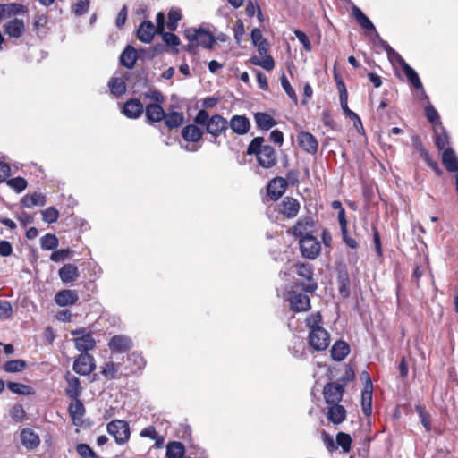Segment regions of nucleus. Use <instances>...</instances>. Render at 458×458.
<instances>
[{"label": "nucleus", "mask_w": 458, "mask_h": 458, "mask_svg": "<svg viewBox=\"0 0 458 458\" xmlns=\"http://www.w3.org/2000/svg\"><path fill=\"white\" fill-rule=\"evenodd\" d=\"M265 141L261 136H257L251 140L248 145L246 154L256 156L257 161L263 168L273 167L277 161V156L275 148L270 145H263Z\"/></svg>", "instance_id": "f257e3e1"}, {"label": "nucleus", "mask_w": 458, "mask_h": 458, "mask_svg": "<svg viewBox=\"0 0 458 458\" xmlns=\"http://www.w3.org/2000/svg\"><path fill=\"white\" fill-rule=\"evenodd\" d=\"M296 273L303 279L301 283H295L293 285H300L308 293H314L318 289V283L313 278L314 268L309 263H297Z\"/></svg>", "instance_id": "f03ea898"}, {"label": "nucleus", "mask_w": 458, "mask_h": 458, "mask_svg": "<svg viewBox=\"0 0 458 458\" xmlns=\"http://www.w3.org/2000/svg\"><path fill=\"white\" fill-rule=\"evenodd\" d=\"M302 292L304 291L300 285H293L288 292L290 307L294 312L307 311L310 309V297Z\"/></svg>", "instance_id": "7ed1b4c3"}, {"label": "nucleus", "mask_w": 458, "mask_h": 458, "mask_svg": "<svg viewBox=\"0 0 458 458\" xmlns=\"http://www.w3.org/2000/svg\"><path fill=\"white\" fill-rule=\"evenodd\" d=\"M184 36L189 41L197 42L199 46L207 49H212L216 43V37L201 27L186 30Z\"/></svg>", "instance_id": "20e7f679"}, {"label": "nucleus", "mask_w": 458, "mask_h": 458, "mask_svg": "<svg viewBox=\"0 0 458 458\" xmlns=\"http://www.w3.org/2000/svg\"><path fill=\"white\" fill-rule=\"evenodd\" d=\"M106 430L119 445L127 443L131 436L129 423L123 420H114L110 421L106 426Z\"/></svg>", "instance_id": "39448f33"}, {"label": "nucleus", "mask_w": 458, "mask_h": 458, "mask_svg": "<svg viewBox=\"0 0 458 458\" xmlns=\"http://www.w3.org/2000/svg\"><path fill=\"white\" fill-rule=\"evenodd\" d=\"M300 250L302 257L313 260L321 252L320 242L313 235H306L299 239Z\"/></svg>", "instance_id": "423d86ee"}, {"label": "nucleus", "mask_w": 458, "mask_h": 458, "mask_svg": "<svg viewBox=\"0 0 458 458\" xmlns=\"http://www.w3.org/2000/svg\"><path fill=\"white\" fill-rule=\"evenodd\" d=\"M74 339L75 348L81 353H88L96 345V341L90 333L86 332V328L80 327L71 332Z\"/></svg>", "instance_id": "0eeeda50"}, {"label": "nucleus", "mask_w": 458, "mask_h": 458, "mask_svg": "<svg viewBox=\"0 0 458 458\" xmlns=\"http://www.w3.org/2000/svg\"><path fill=\"white\" fill-rule=\"evenodd\" d=\"M205 128L206 131L214 138L211 142L216 143V140L220 135L225 134L228 130V121L221 114H214Z\"/></svg>", "instance_id": "6e6552de"}, {"label": "nucleus", "mask_w": 458, "mask_h": 458, "mask_svg": "<svg viewBox=\"0 0 458 458\" xmlns=\"http://www.w3.org/2000/svg\"><path fill=\"white\" fill-rule=\"evenodd\" d=\"M330 344L329 333L325 328H317L309 333V344L316 351L326 350Z\"/></svg>", "instance_id": "1a4fd4ad"}, {"label": "nucleus", "mask_w": 458, "mask_h": 458, "mask_svg": "<svg viewBox=\"0 0 458 458\" xmlns=\"http://www.w3.org/2000/svg\"><path fill=\"white\" fill-rule=\"evenodd\" d=\"M72 369L81 376H89L96 369L94 357L89 353H81L75 359Z\"/></svg>", "instance_id": "9d476101"}, {"label": "nucleus", "mask_w": 458, "mask_h": 458, "mask_svg": "<svg viewBox=\"0 0 458 458\" xmlns=\"http://www.w3.org/2000/svg\"><path fill=\"white\" fill-rule=\"evenodd\" d=\"M107 346L112 353H124L133 347V342L126 335H115L110 338Z\"/></svg>", "instance_id": "9b49d317"}, {"label": "nucleus", "mask_w": 458, "mask_h": 458, "mask_svg": "<svg viewBox=\"0 0 458 458\" xmlns=\"http://www.w3.org/2000/svg\"><path fill=\"white\" fill-rule=\"evenodd\" d=\"M344 392V385L339 382L327 383L323 389L325 402L327 404L338 403L343 398Z\"/></svg>", "instance_id": "f8f14e48"}, {"label": "nucleus", "mask_w": 458, "mask_h": 458, "mask_svg": "<svg viewBox=\"0 0 458 458\" xmlns=\"http://www.w3.org/2000/svg\"><path fill=\"white\" fill-rule=\"evenodd\" d=\"M297 141L300 148L310 154L315 155L318 152V142L316 137L308 131H301L297 135Z\"/></svg>", "instance_id": "ddd939ff"}, {"label": "nucleus", "mask_w": 458, "mask_h": 458, "mask_svg": "<svg viewBox=\"0 0 458 458\" xmlns=\"http://www.w3.org/2000/svg\"><path fill=\"white\" fill-rule=\"evenodd\" d=\"M228 128L237 135H245L250 130V122L246 115L234 114L228 121Z\"/></svg>", "instance_id": "4468645a"}, {"label": "nucleus", "mask_w": 458, "mask_h": 458, "mask_svg": "<svg viewBox=\"0 0 458 458\" xmlns=\"http://www.w3.org/2000/svg\"><path fill=\"white\" fill-rule=\"evenodd\" d=\"M286 187L287 181L284 178L276 177L268 182L267 194L272 200H278L284 193Z\"/></svg>", "instance_id": "2eb2a0df"}, {"label": "nucleus", "mask_w": 458, "mask_h": 458, "mask_svg": "<svg viewBox=\"0 0 458 458\" xmlns=\"http://www.w3.org/2000/svg\"><path fill=\"white\" fill-rule=\"evenodd\" d=\"M314 227V220L310 216H301L300 217L296 224L292 228L293 234L299 239L306 236L311 235V229Z\"/></svg>", "instance_id": "dca6fc26"}, {"label": "nucleus", "mask_w": 458, "mask_h": 458, "mask_svg": "<svg viewBox=\"0 0 458 458\" xmlns=\"http://www.w3.org/2000/svg\"><path fill=\"white\" fill-rule=\"evenodd\" d=\"M156 34L157 30L153 22L148 20L143 21L137 30V38L145 44L151 43Z\"/></svg>", "instance_id": "f3484780"}, {"label": "nucleus", "mask_w": 458, "mask_h": 458, "mask_svg": "<svg viewBox=\"0 0 458 458\" xmlns=\"http://www.w3.org/2000/svg\"><path fill=\"white\" fill-rule=\"evenodd\" d=\"M132 76V72H125L123 78L112 77L108 81L110 92L117 97L123 95L126 92L125 81H129Z\"/></svg>", "instance_id": "a211bd4d"}, {"label": "nucleus", "mask_w": 458, "mask_h": 458, "mask_svg": "<svg viewBox=\"0 0 458 458\" xmlns=\"http://www.w3.org/2000/svg\"><path fill=\"white\" fill-rule=\"evenodd\" d=\"M165 112L161 104H148L145 107V116L148 124L164 121Z\"/></svg>", "instance_id": "6ab92c4d"}, {"label": "nucleus", "mask_w": 458, "mask_h": 458, "mask_svg": "<svg viewBox=\"0 0 458 458\" xmlns=\"http://www.w3.org/2000/svg\"><path fill=\"white\" fill-rule=\"evenodd\" d=\"M144 110V106L140 99L131 98L125 102L123 113L130 119H137L143 114Z\"/></svg>", "instance_id": "aec40b11"}, {"label": "nucleus", "mask_w": 458, "mask_h": 458, "mask_svg": "<svg viewBox=\"0 0 458 458\" xmlns=\"http://www.w3.org/2000/svg\"><path fill=\"white\" fill-rule=\"evenodd\" d=\"M336 280L340 295L344 299L348 298L350 296V277L345 266L338 268Z\"/></svg>", "instance_id": "412c9836"}, {"label": "nucleus", "mask_w": 458, "mask_h": 458, "mask_svg": "<svg viewBox=\"0 0 458 458\" xmlns=\"http://www.w3.org/2000/svg\"><path fill=\"white\" fill-rule=\"evenodd\" d=\"M4 31L10 38H19L23 35L25 31V24L22 20L14 18L8 21L4 25Z\"/></svg>", "instance_id": "4be33fe9"}, {"label": "nucleus", "mask_w": 458, "mask_h": 458, "mask_svg": "<svg viewBox=\"0 0 458 458\" xmlns=\"http://www.w3.org/2000/svg\"><path fill=\"white\" fill-rule=\"evenodd\" d=\"M138 60V54L134 47L127 45L119 57V63L125 68L131 70L134 68Z\"/></svg>", "instance_id": "5701e85b"}, {"label": "nucleus", "mask_w": 458, "mask_h": 458, "mask_svg": "<svg viewBox=\"0 0 458 458\" xmlns=\"http://www.w3.org/2000/svg\"><path fill=\"white\" fill-rule=\"evenodd\" d=\"M78 300V293L74 290H61L55 295V301L60 307L72 305L76 303Z\"/></svg>", "instance_id": "b1692460"}, {"label": "nucleus", "mask_w": 458, "mask_h": 458, "mask_svg": "<svg viewBox=\"0 0 458 458\" xmlns=\"http://www.w3.org/2000/svg\"><path fill=\"white\" fill-rule=\"evenodd\" d=\"M398 64H400L407 80L414 89L423 90V85L417 72L409 64H407L404 59L401 60Z\"/></svg>", "instance_id": "393cba45"}, {"label": "nucleus", "mask_w": 458, "mask_h": 458, "mask_svg": "<svg viewBox=\"0 0 458 458\" xmlns=\"http://www.w3.org/2000/svg\"><path fill=\"white\" fill-rule=\"evenodd\" d=\"M67 386L65 388V394L71 399H77L81 394V386L80 379L67 372L65 375Z\"/></svg>", "instance_id": "a878e982"}, {"label": "nucleus", "mask_w": 458, "mask_h": 458, "mask_svg": "<svg viewBox=\"0 0 458 458\" xmlns=\"http://www.w3.org/2000/svg\"><path fill=\"white\" fill-rule=\"evenodd\" d=\"M58 275L63 283L69 284L80 277V271L75 265L67 263L59 269Z\"/></svg>", "instance_id": "bb28decb"}, {"label": "nucleus", "mask_w": 458, "mask_h": 458, "mask_svg": "<svg viewBox=\"0 0 458 458\" xmlns=\"http://www.w3.org/2000/svg\"><path fill=\"white\" fill-rule=\"evenodd\" d=\"M327 411V419L330 422L335 425H338L342 423L346 418V410L345 408L338 403H331L329 404Z\"/></svg>", "instance_id": "cd10ccee"}, {"label": "nucleus", "mask_w": 458, "mask_h": 458, "mask_svg": "<svg viewBox=\"0 0 458 458\" xmlns=\"http://www.w3.org/2000/svg\"><path fill=\"white\" fill-rule=\"evenodd\" d=\"M21 441L23 446L29 450L35 449L40 444V438L31 428H23L21 432Z\"/></svg>", "instance_id": "c85d7f7f"}, {"label": "nucleus", "mask_w": 458, "mask_h": 458, "mask_svg": "<svg viewBox=\"0 0 458 458\" xmlns=\"http://www.w3.org/2000/svg\"><path fill=\"white\" fill-rule=\"evenodd\" d=\"M442 163L448 172H458V157L452 148H445L442 153Z\"/></svg>", "instance_id": "c756f323"}, {"label": "nucleus", "mask_w": 458, "mask_h": 458, "mask_svg": "<svg viewBox=\"0 0 458 458\" xmlns=\"http://www.w3.org/2000/svg\"><path fill=\"white\" fill-rule=\"evenodd\" d=\"M330 352L335 361H342L350 353V345L343 340H337L333 344Z\"/></svg>", "instance_id": "7c9ffc66"}, {"label": "nucleus", "mask_w": 458, "mask_h": 458, "mask_svg": "<svg viewBox=\"0 0 458 458\" xmlns=\"http://www.w3.org/2000/svg\"><path fill=\"white\" fill-rule=\"evenodd\" d=\"M74 403H71L68 411L74 425H80L82 417L85 414V407L80 398L72 399Z\"/></svg>", "instance_id": "2f4dec72"}, {"label": "nucleus", "mask_w": 458, "mask_h": 458, "mask_svg": "<svg viewBox=\"0 0 458 458\" xmlns=\"http://www.w3.org/2000/svg\"><path fill=\"white\" fill-rule=\"evenodd\" d=\"M254 120L258 129L268 131L277 124L276 121L268 114L257 112L254 114Z\"/></svg>", "instance_id": "473e14b6"}, {"label": "nucleus", "mask_w": 458, "mask_h": 458, "mask_svg": "<svg viewBox=\"0 0 458 458\" xmlns=\"http://www.w3.org/2000/svg\"><path fill=\"white\" fill-rule=\"evenodd\" d=\"M282 206V214L284 215L287 218L295 217L300 209V203L297 199L286 197L281 203Z\"/></svg>", "instance_id": "72a5a7b5"}, {"label": "nucleus", "mask_w": 458, "mask_h": 458, "mask_svg": "<svg viewBox=\"0 0 458 458\" xmlns=\"http://www.w3.org/2000/svg\"><path fill=\"white\" fill-rule=\"evenodd\" d=\"M47 203V198L42 193L34 192L32 194H26L21 199L22 207L31 208L34 206H45Z\"/></svg>", "instance_id": "f704fd0d"}, {"label": "nucleus", "mask_w": 458, "mask_h": 458, "mask_svg": "<svg viewBox=\"0 0 458 458\" xmlns=\"http://www.w3.org/2000/svg\"><path fill=\"white\" fill-rule=\"evenodd\" d=\"M182 137L187 142H198L203 136V131L196 124H188L182 130Z\"/></svg>", "instance_id": "c9c22d12"}, {"label": "nucleus", "mask_w": 458, "mask_h": 458, "mask_svg": "<svg viewBox=\"0 0 458 458\" xmlns=\"http://www.w3.org/2000/svg\"><path fill=\"white\" fill-rule=\"evenodd\" d=\"M352 14L359 25L369 31H375V25L369 17L355 4L352 6Z\"/></svg>", "instance_id": "e433bc0d"}, {"label": "nucleus", "mask_w": 458, "mask_h": 458, "mask_svg": "<svg viewBox=\"0 0 458 458\" xmlns=\"http://www.w3.org/2000/svg\"><path fill=\"white\" fill-rule=\"evenodd\" d=\"M184 122V116L182 113L173 111L168 114L165 113L164 123L165 125L169 129L179 128Z\"/></svg>", "instance_id": "4c0bfd02"}, {"label": "nucleus", "mask_w": 458, "mask_h": 458, "mask_svg": "<svg viewBox=\"0 0 458 458\" xmlns=\"http://www.w3.org/2000/svg\"><path fill=\"white\" fill-rule=\"evenodd\" d=\"M185 454V446L182 442L170 441L166 445L165 455L167 458H182Z\"/></svg>", "instance_id": "58836bf2"}, {"label": "nucleus", "mask_w": 458, "mask_h": 458, "mask_svg": "<svg viewBox=\"0 0 458 458\" xmlns=\"http://www.w3.org/2000/svg\"><path fill=\"white\" fill-rule=\"evenodd\" d=\"M7 388L13 394H19V395H33L35 394V390L30 386L18 383V382H12L8 381L6 383Z\"/></svg>", "instance_id": "ea45409f"}, {"label": "nucleus", "mask_w": 458, "mask_h": 458, "mask_svg": "<svg viewBox=\"0 0 458 458\" xmlns=\"http://www.w3.org/2000/svg\"><path fill=\"white\" fill-rule=\"evenodd\" d=\"M28 367L27 361L21 359L11 360L3 365V369L7 373H19Z\"/></svg>", "instance_id": "a19ab883"}, {"label": "nucleus", "mask_w": 458, "mask_h": 458, "mask_svg": "<svg viewBox=\"0 0 458 458\" xmlns=\"http://www.w3.org/2000/svg\"><path fill=\"white\" fill-rule=\"evenodd\" d=\"M168 21L167 28L171 31L176 30L178 27V22L182 20V12L181 9L177 7H172L168 12Z\"/></svg>", "instance_id": "79ce46f5"}, {"label": "nucleus", "mask_w": 458, "mask_h": 458, "mask_svg": "<svg viewBox=\"0 0 458 458\" xmlns=\"http://www.w3.org/2000/svg\"><path fill=\"white\" fill-rule=\"evenodd\" d=\"M59 241L55 234L47 233L40 238V247L42 250H54L58 247Z\"/></svg>", "instance_id": "37998d69"}, {"label": "nucleus", "mask_w": 458, "mask_h": 458, "mask_svg": "<svg viewBox=\"0 0 458 458\" xmlns=\"http://www.w3.org/2000/svg\"><path fill=\"white\" fill-rule=\"evenodd\" d=\"M336 445L341 446L344 453L351 451L352 439L351 436L344 432H338L335 437Z\"/></svg>", "instance_id": "c03bdc74"}, {"label": "nucleus", "mask_w": 458, "mask_h": 458, "mask_svg": "<svg viewBox=\"0 0 458 458\" xmlns=\"http://www.w3.org/2000/svg\"><path fill=\"white\" fill-rule=\"evenodd\" d=\"M158 34L162 36L163 41L167 47H174V53H178V47L181 44L179 37L172 32L158 31Z\"/></svg>", "instance_id": "a18cd8bd"}, {"label": "nucleus", "mask_w": 458, "mask_h": 458, "mask_svg": "<svg viewBox=\"0 0 458 458\" xmlns=\"http://www.w3.org/2000/svg\"><path fill=\"white\" fill-rule=\"evenodd\" d=\"M6 184L10 188H12L16 193L22 192L28 186L27 180L21 176H17L7 180Z\"/></svg>", "instance_id": "49530a36"}, {"label": "nucleus", "mask_w": 458, "mask_h": 458, "mask_svg": "<svg viewBox=\"0 0 458 458\" xmlns=\"http://www.w3.org/2000/svg\"><path fill=\"white\" fill-rule=\"evenodd\" d=\"M280 81H281V85H282V88L284 89V90L285 91V93L287 94V96L291 98V100L295 104L297 105L298 103V97L295 93V90L293 89V88L291 86L287 77L285 76L284 73L282 74V76L280 77Z\"/></svg>", "instance_id": "de8ad7c7"}, {"label": "nucleus", "mask_w": 458, "mask_h": 458, "mask_svg": "<svg viewBox=\"0 0 458 458\" xmlns=\"http://www.w3.org/2000/svg\"><path fill=\"white\" fill-rule=\"evenodd\" d=\"M42 220L47 224L55 223L59 218V211L55 207H48L41 212Z\"/></svg>", "instance_id": "09e8293b"}, {"label": "nucleus", "mask_w": 458, "mask_h": 458, "mask_svg": "<svg viewBox=\"0 0 458 458\" xmlns=\"http://www.w3.org/2000/svg\"><path fill=\"white\" fill-rule=\"evenodd\" d=\"M2 7L6 9V14L9 16L25 13L28 11L27 6L17 3L2 4Z\"/></svg>", "instance_id": "8fccbe9b"}, {"label": "nucleus", "mask_w": 458, "mask_h": 458, "mask_svg": "<svg viewBox=\"0 0 458 458\" xmlns=\"http://www.w3.org/2000/svg\"><path fill=\"white\" fill-rule=\"evenodd\" d=\"M425 114L428 121L432 125H440V127L443 126L440 121V116L436 108L432 105H428V106H426Z\"/></svg>", "instance_id": "3c124183"}, {"label": "nucleus", "mask_w": 458, "mask_h": 458, "mask_svg": "<svg viewBox=\"0 0 458 458\" xmlns=\"http://www.w3.org/2000/svg\"><path fill=\"white\" fill-rule=\"evenodd\" d=\"M76 451L82 458H99L95 451L87 444H78L76 446Z\"/></svg>", "instance_id": "603ef678"}, {"label": "nucleus", "mask_w": 458, "mask_h": 458, "mask_svg": "<svg viewBox=\"0 0 458 458\" xmlns=\"http://www.w3.org/2000/svg\"><path fill=\"white\" fill-rule=\"evenodd\" d=\"M441 131L442 133L436 131L435 135V144L438 150L444 149L445 146L449 144V136L444 126H441Z\"/></svg>", "instance_id": "864d4df0"}, {"label": "nucleus", "mask_w": 458, "mask_h": 458, "mask_svg": "<svg viewBox=\"0 0 458 458\" xmlns=\"http://www.w3.org/2000/svg\"><path fill=\"white\" fill-rule=\"evenodd\" d=\"M89 0H78L72 7V13L76 16H82L86 13H88L89 8Z\"/></svg>", "instance_id": "5fc2aeb1"}, {"label": "nucleus", "mask_w": 458, "mask_h": 458, "mask_svg": "<svg viewBox=\"0 0 458 458\" xmlns=\"http://www.w3.org/2000/svg\"><path fill=\"white\" fill-rule=\"evenodd\" d=\"M72 253V250H71L68 248L57 250L52 252V254L50 255V259L54 262L64 261L67 259H70Z\"/></svg>", "instance_id": "6e6d98bb"}, {"label": "nucleus", "mask_w": 458, "mask_h": 458, "mask_svg": "<svg viewBox=\"0 0 458 458\" xmlns=\"http://www.w3.org/2000/svg\"><path fill=\"white\" fill-rule=\"evenodd\" d=\"M322 317L319 312L313 313L306 318V326L310 331L317 328H324L321 327Z\"/></svg>", "instance_id": "4d7b16f0"}, {"label": "nucleus", "mask_w": 458, "mask_h": 458, "mask_svg": "<svg viewBox=\"0 0 458 458\" xmlns=\"http://www.w3.org/2000/svg\"><path fill=\"white\" fill-rule=\"evenodd\" d=\"M293 33H294L295 37L297 38V39L299 40V42L302 45L303 48L306 51L310 52L312 49V47H311V43H310L307 34L304 31L300 30H295Z\"/></svg>", "instance_id": "13d9d810"}, {"label": "nucleus", "mask_w": 458, "mask_h": 458, "mask_svg": "<svg viewBox=\"0 0 458 458\" xmlns=\"http://www.w3.org/2000/svg\"><path fill=\"white\" fill-rule=\"evenodd\" d=\"M420 156L431 169H433L437 174H441L442 170L439 168L437 162L431 158L428 150L421 151V155Z\"/></svg>", "instance_id": "bf43d9fd"}, {"label": "nucleus", "mask_w": 458, "mask_h": 458, "mask_svg": "<svg viewBox=\"0 0 458 458\" xmlns=\"http://www.w3.org/2000/svg\"><path fill=\"white\" fill-rule=\"evenodd\" d=\"M13 315V307L8 301L0 300V319H7Z\"/></svg>", "instance_id": "052dcab7"}, {"label": "nucleus", "mask_w": 458, "mask_h": 458, "mask_svg": "<svg viewBox=\"0 0 458 458\" xmlns=\"http://www.w3.org/2000/svg\"><path fill=\"white\" fill-rule=\"evenodd\" d=\"M210 118L211 116H209L208 111H206L205 109H200L194 117L193 122L196 125H201L206 127Z\"/></svg>", "instance_id": "680f3d73"}, {"label": "nucleus", "mask_w": 458, "mask_h": 458, "mask_svg": "<svg viewBox=\"0 0 458 458\" xmlns=\"http://www.w3.org/2000/svg\"><path fill=\"white\" fill-rule=\"evenodd\" d=\"M416 411L419 414L420 422L423 425V427L426 428L427 431H430V429H431L430 420H429L430 416L424 411V409L420 405L416 406Z\"/></svg>", "instance_id": "e2e57ef3"}, {"label": "nucleus", "mask_w": 458, "mask_h": 458, "mask_svg": "<svg viewBox=\"0 0 458 458\" xmlns=\"http://www.w3.org/2000/svg\"><path fill=\"white\" fill-rule=\"evenodd\" d=\"M142 97L145 99H152L153 101H155L154 104H162L165 100L163 94L157 89H153L148 92H145L142 94Z\"/></svg>", "instance_id": "0e129e2a"}, {"label": "nucleus", "mask_w": 458, "mask_h": 458, "mask_svg": "<svg viewBox=\"0 0 458 458\" xmlns=\"http://www.w3.org/2000/svg\"><path fill=\"white\" fill-rule=\"evenodd\" d=\"M387 54L389 58H395L396 61L399 63L403 58L394 50L391 47V46L385 41L384 39H380V45H379Z\"/></svg>", "instance_id": "69168bd1"}, {"label": "nucleus", "mask_w": 458, "mask_h": 458, "mask_svg": "<svg viewBox=\"0 0 458 458\" xmlns=\"http://www.w3.org/2000/svg\"><path fill=\"white\" fill-rule=\"evenodd\" d=\"M355 378V372L351 366H346L344 374L339 378V383L344 385V388L346 385Z\"/></svg>", "instance_id": "338daca9"}, {"label": "nucleus", "mask_w": 458, "mask_h": 458, "mask_svg": "<svg viewBox=\"0 0 458 458\" xmlns=\"http://www.w3.org/2000/svg\"><path fill=\"white\" fill-rule=\"evenodd\" d=\"M132 76H136L138 78L137 81L134 82V87H136L138 84L142 87H148L149 81L148 79V74L144 70L132 72Z\"/></svg>", "instance_id": "774afa93"}]
</instances>
